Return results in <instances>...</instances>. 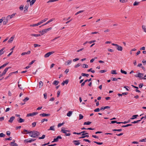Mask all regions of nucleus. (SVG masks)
<instances>
[{"label":"nucleus","instance_id":"nucleus-1","mask_svg":"<svg viewBox=\"0 0 146 146\" xmlns=\"http://www.w3.org/2000/svg\"><path fill=\"white\" fill-rule=\"evenodd\" d=\"M52 29V28L50 27L46 29H44L42 31H39V32L41 33V35H42Z\"/></svg>","mask_w":146,"mask_h":146},{"label":"nucleus","instance_id":"nucleus-2","mask_svg":"<svg viewBox=\"0 0 146 146\" xmlns=\"http://www.w3.org/2000/svg\"><path fill=\"white\" fill-rule=\"evenodd\" d=\"M111 44L113 46H115V47L117 50L119 51H121L123 50V48L121 46L118 45L117 44L112 43Z\"/></svg>","mask_w":146,"mask_h":146},{"label":"nucleus","instance_id":"nucleus-3","mask_svg":"<svg viewBox=\"0 0 146 146\" xmlns=\"http://www.w3.org/2000/svg\"><path fill=\"white\" fill-rule=\"evenodd\" d=\"M54 52L53 51L50 52L46 53L44 55V56L45 58H47L49 56L52 54Z\"/></svg>","mask_w":146,"mask_h":146},{"label":"nucleus","instance_id":"nucleus-4","mask_svg":"<svg viewBox=\"0 0 146 146\" xmlns=\"http://www.w3.org/2000/svg\"><path fill=\"white\" fill-rule=\"evenodd\" d=\"M38 113L37 112H34L32 113H28L27 115V117L33 116L37 115Z\"/></svg>","mask_w":146,"mask_h":146},{"label":"nucleus","instance_id":"nucleus-5","mask_svg":"<svg viewBox=\"0 0 146 146\" xmlns=\"http://www.w3.org/2000/svg\"><path fill=\"white\" fill-rule=\"evenodd\" d=\"M15 140H13L12 142L10 143V145L12 146H18L17 144L15 143Z\"/></svg>","mask_w":146,"mask_h":146},{"label":"nucleus","instance_id":"nucleus-6","mask_svg":"<svg viewBox=\"0 0 146 146\" xmlns=\"http://www.w3.org/2000/svg\"><path fill=\"white\" fill-rule=\"evenodd\" d=\"M9 18V15L7 16L6 19H3V23L4 25H6L7 24V23L8 22V21Z\"/></svg>","mask_w":146,"mask_h":146},{"label":"nucleus","instance_id":"nucleus-7","mask_svg":"<svg viewBox=\"0 0 146 146\" xmlns=\"http://www.w3.org/2000/svg\"><path fill=\"white\" fill-rule=\"evenodd\" d=\"M17 120L19 123H22L24 122L25 121V120L21 117H19L17 119Z\"/></svg>","mask_w":146,"mask_h":146},{"label":"nucleus","instance_id":"nucleus-8","mask_svg":"<svg viewBox=\"0 0 146 146\" xmlns=\"http://www.w3.org/2000/svg\"><path fill=\"white\" fill-rule=\"evenodd\" d=\"M50 115V113L46 114L45 113H41L39 115L40 116L44 117L46 116H49Z\"/></svg>","mask_w":146,"mask_h":146},{"label":"nucleus","instance_id":"nucleus-9","mask_svg":"<svg viewBox=\"0 0 146 146\" xmlns=\"http://www.w3.org/2000/svg\"><path fill=\"white\" fill-rule=\"evenodd\" d=\"M79 140H74L73 142L74 143V144L76 145H78L80 144Z\"/></svg>","mask_w":146,"mask_h":146},{"label":"nucleus","instance_id":"nucleus-10","mask_svg":"<svg viewBox=\"0 0 146 146\" xmlns=\"http://www.w3.org/2000/svg\"><path fill=\"white\" fill-rule=\"evenodd\" d=\"M69 81V80L68 79H67L65 81H63L62 83H61V85L62 86H64L65 84H67L68 83Z\"/></svg>","mask_w":146,"mask_h":146},{"label":"nucleus","instance_id":"nucleus-11","mask_svg":"<svg viewBox=\"0 0 146 146\" xmlns=\"http://www.w3.org/2000/svg\"><path fill=\"white\" fill-rule=\"evenodd\" d=\"M72 62L71 60H68L65 62L64 64L66 65H68L72 63Z\"/></svg>","mask_w":146,"mask_h":146},{"label":"nucleus","instance_id":"nucleus-12","mask_svg":"<svg viewBox=\"0 0 146 146\" xmlns=\"http://www.w3.org/2000/svg\"><path fill=\"white\" fill-rule=\"evenodd\" d=\"M31 53V51L30 50L28 51L27 52H22L21 54V55L22 56H23L26 54H30Z\"/></svg>","mask_w":146,"mask_h":146},{"label":"nucleus","instance_id":"nucleus-13","mask_svg":"<svg viewBox=\"0 0 146 146\" xmlns=\"http://www.w3.org/2000/svg\"><path fill=\"white\" fill-rule=\"evenodd\" d=\"M33 131H30L28 132L29 134V135L30 136L33 138H35V136L33 134Z\"/></svg>","mask_w":146,"mask_h":146},{"label":"nucleus","instance_id":"nucleus-14","mask_svg":"<svg viewBox=\"0 0 146 146\" xmlns=\"http://www.w3.org/2000/svg\"><path fill=\"white\" fill-rule=\"evenodd\" d=\"M31 36H35V37H37L40 36H41V34H30Z\"/></svg>","mask_w":146,"mask_h":146},{"label":"nucleus","instance_id":"nucleus-15","mask_svg":"<svg viewBox=\"0 0 146 146\" xmlns=\"http://www.w3.org/2000/svg\"><path fill=\"white\" fill-rule=\"evenodd\" d=\"M9 68V67H7L3 71V72L2 74L3 75H4L6 73V72L7 71L8 69Z\"/></svg>","mask_w":146,"mask_h":146},{"label":"nucleus","instance_id":"nucleus-16","mask_svg":"<svg viewBox=\"0 0 146 146\" xmlns=\"http://www.w3.org/2000/svg\"><path fill=\"white\" fill-rule=\"evenodd\" d=\"M59 83V82L57 80H55L52 83V84L55 86L57 85Z\"/></svg>","mask_w":146,"mask_h":146},{"label":"nucleus","instance_id":"nucleus-17","mask_svg":"<svg viewBox=\"0 0 146 146\" xmlns=\"http://www.w3.org/2000/svg\"><path fill=\"white\" fill-rule=\"evenodd\" d=\"M73 112V111H69L67 113V115L68 117H70Z\"/></svg>","mask_w":146,"mask_h":146},{"label":"nucleus","instance_id":"nucleus-18","mask_svg":"<svg viewBox=\"0 0 146 146\" xmlns=\"http://www.w3.org/2000/svg\"><path fill=\"white\" fill-rule=\"evenodd\" d=\"M29 132V131H28V130H27L26 129H24L23 130V131H21V132L23 134H25V133L26 132L27 133L26 134H27L28 133V132Z\"/></svg>","mask_w":146,"mask_h":146},{"label":"nucleus","instance_id":"nucleus-19","mask_svg":"<svg viewBox=\"0 0 146 146\" xmlns=\"http://www.w3.org/2000/svg\"><path fill=\"white\" fill-rule=\"evenodd\" d=\"M92 123L91 122H90L89 121H88L86 122H84V125H90Z\"/></svg>","mask_w":146,"mask_h":146},{"label":"nucleus","instance_id":"nucleus-20","mask_svg":"<svg viewBox=\"0 0 146 146\" xmlns=\"http://www.w3.org/2000/svg\"><path fill=\"white\" fill-rule=\"evenodd\" d=\"M64 127H62V128L61 130V132L64 133H65V134H66L67 133L66 131V130H65L64 129Z\"/></svg>","mask_w":146,"mask_h":146},{"label":"nucleus","instance_id":"nucleus-21","mask_svg":"<svg viewBox=\"0 0 146 146\" xmlns=\"http://www.w3.org/2000/svg\"><path fill=\"white\" fill-rule=\"evenodd\" d=\"M24 141L26 143H31V140L30 139H26L24 140Z\"/></svg>","mask_w":146,"mask_h":146},{"label":"nucleus","instance_id":"nucleus-22","mask_svg":"<svg viewBox=\"0 0 146 146\" xmlns=\"http://www.w3.org/2000/svg\"><path fill=\"white\" fill-rule=\"evenodd\" d=\"M15 37V36L14 35H13L10 38V43H11L12 42Z\"/></svg>","mask_w":146,"mask_h":146},{"label":"nucleus","instance_id":"nucleus-23","mask_svg":"<svg viewBox=\"0 0 146 146\" xmlns=\"http://www.w3.org/2000/svg\"><path fill=\"white\" fill-rule=\"evenodd\" d=\"M82 136L80 137L79 138V139H83L86 137H89V135H82Z\"/></svg>","mask_w":146,"mask_h":146},{"label":"nucleus","instance_id":"nucleus-24","mask_svg":"<svg viewBox=\"0 0 146 146\" xmlns=\"http://www.w3.org/2000/svg\"><path fill=\"white\" fill-rule=\"evenodd\" d=\"M43 84L42 82L41 81H40L39 82V84H38V85L39 86V88H41L42 87V86H43Z\"/></svg>","mask_w":146,"mask_h":146},{"label":"nucleus","instance_id":"nucleus-25","mask_svg":"<svg viewBox=\"0 0 146 146\" xmlns=\"http://www.w3.org/2000/svg\"><path fill=\"white\" fill-rule=\"evenodd\" d=\"M36 0H32L30 2V6H31L32 5H33L35 3Z\"/></svg>","mask_w":146,"mask_h":146},{"label":"nucleus","instance_id":"nucleus-26","mask_svg":"<svg viewBox=\"0 0 146 146\" xmlns=\"http://www.w3.org/2000/svg\"><path fill=\"white\" fill-rule=\"evenodd\" d=\"M111 73L113 74H117L116 72V70H112L111 72Z\"/></svg>","mask_w":146,"mask_h":146},{"label":"nucleus","instance_id":"nucleus-27","mask_svg":"<svg viewBox=\"0 0 146 146\" xmlns=\"http://www.w3.org/2000/svg\"><path fill=\"white\" fill-rule=\"evenodd\" d=\"M81 75L82 76H83L84 77L86 76V77H88L89 76V75L88 74H85V73H82L81 74Z\"/></svg>","mask_w":146,"mask_h":146},{"label":"nucleus","instance_id":"nucleus-28","mask_svg":"<svg viewBox=\"0 0 146 146\" xmlns=\"http://www.w3.org/2000/svg\"><path fill=\"white\" fill-rule=\"evenodd\" d=\"M54 18H52V19H50L49 21H48L47 22H46V23H45V24L46 25L47 24H48L50 22L52 21H54Z\"/></svg>","mask_w":146,"mask_h":146},{"label":"nucleus","instance_id":"nucleus-29","mask_svg":"<svg viewBox=\"0 0 146 146\" xmlns=\"http://www.w3.org/2000/svg\"><path fill=\"white\" fill-rule=\"evenodd\" d=\"M82 67L83 68H87L88 67V65L85 64H83L82 66Z\"/></svg>","mask_w":146,"mask_h":146},{"label":"nucleus","instance_id":"nucleus-30","mask_svg":"<svg viewBox=\"0 0 146 146\" xmlns=\"http://www.w3.org/2000/svg\"><path fill=\"white\" fill-rule=\"evenodd\" d=\"M14 116H12L10 118V122L12 123L13 120L15 119Z\"/></svg>","mask_w":146,"mask_h":146},{"label":"nucleus","instance_id":"nucleus-31","mask_svg":"<svg viewBox=\"0 0 146 146\" xmlns=\"http://www.w3.org/2000/svg\"><path fill=\"white\" fill-rule=\"evenodd\" d=\"M140 73H139L137 75L136 74L134 75V76L136 77L141 78L142 76L140 75Z\"/></svg>","mask_w":146,"mask_h":146},{"label":"nucleus","instance_id":"nucleus-32","mask_svg":"<svg viewBox=\"0 0 146 146\" xmlns=\"http://www.w3.org/2000/svg\"><path fill=\"white\" fill-rule=\"evenodd\" d=\"M54 126H51L50 127V129H48V130H50L52 131H54Z\"/></svg>","mask_w":146,"mask_h":146},{"label":"nucleus","instance_id":"nucleus-33","mask_svg":"<svg viewBox=\"0 0 146 146\" xmlns=\"http://www.w3.org/2000/svg\"><path fill=\"white\" fill-rule=\"evenodd\" d=\"M142 29L146 33V27L145 26L143 25L142 26Z\"/></svg>","mask_w":146,"mask_h":146},{"label":"nucleus","instance_id":"nucleus-34","mask_svg":"<svg viewBox=\"0 0 146 146\" xmlns=\"http://www.w3.org/2000/svg\"><path fill=\"white\" fill-rule=\"evenodd\" d=\"M45 137V135H43L41 137H39L38 138L39 139H43Z\"/></svg>","mask_w":146,"mask_h":146},{"label":"nucleus","instance_id":"nucleus-35","mask_svg":"<svg viewBox=\"0 0 146 146\" xmlns=\"http://www.w3.org/2000/svg\"><path fill=\"white\" fill-rule=\"evenodd\" d=\"M93 142L99 145H101L103 144V142H99L96 141H94Z\"/></svg>","mask_w":146,"mask_h":146},{"label":"nucleus","instance_id":"nucleus-36","mask_svg":"<svg viewBox=\"0 0 146 146\" xmlns=\"http://www.w3.org/2000/svg\"><path fill=\"white\" fill-rule=\"evenodd\" d=\"M39 25H40V24H39V23H37L36 24L31 25L30 26H32V27H36V26H38Z\"/></svg>","mask_w":146,"mask_h":146},{"label":"nucleus","instance_id":"nucleus-37","mask_svg":"<svg viewBox=\"0 0 146 146\" xmlns=\"http://www.w3.org/2000/svg\"><path fill=\"white\" fill-rule=\"evenodd\" d=\"M16 14V13H14L12 15H10V18L11 19L13 17H14Z\"/></svg>","mask_w":146,"mask_h":146},{"label":"nucleus","instance_id":"nucleus-38","mask_svg":"<svg viewBox=\"0 0 146 146\" xmlns=\"http://www.w3.org/2000/svg\"><path fill=\"white\" fill-rule=\"evenodd\" d=\"M33 134L35 136V138L37 137V136L36 135H37L36 133L35 132L36 131H33Z\"/></svg>","mask_w":146,"mask_h":146},{"label":"nucleus","instance_id":"nucleus-39","mask_svg":"<svg viewBox=\"0 0 146 146\" xmlns=\"http://www.w3.org/2000/svg\"><path fill=\"white\" fill-rule=\"evenodd\" d=\"M59 0H50L48 1L47 2V3H49L50 2H54L56 1H58Z\"/></svg>","mask_w":146,"mask_h":146},{"label":"nucleus","instance_id":"nucleus-40","mask_svg":"<svg viewBox=\"0 0 146 146\" xmlns=\"http://www.w3.org/2000/svg\"><path fill=\"white\" fill-rule=\"evenodd\" d=\"M86 131H84L80 132L81 135H85V133H86Z\"/></svg>","mask_w":146,"mask_h":146},{"label":"nucleus","instance_id":"nucleus-41","mask_svg":"<svg viewBox=\"0 0 146 146\" xmlns=\"http://www.w3.org/2000/svg\"><path fill=\"white\" fill-rule=\"evenodd\" d=\"M112 131H122V129H112Z\"/></svg>","mask_w":146,"mask_h":146},{"label":"nucleus","instance_id":"nucleus-42","mask_svg":"<svg viewBox=\"0 0 146 146\" xmlns=\"http://www.w3.org/2000/svg\"><path fill=\"white\" fill-rule=\"evenodd\" d=\"M121 72L122 74H127V72L126 71L123 70L122 69H121Z\"/></svg>","mask_w":146,"mask_h":146},{"label":"nucleus","instance_id":"nucleus-43","mask_svg":"<svg viewBox=\"0 0 146 146\" xmlns=\"http://www.w3.org/2000/svg\"><path fill=\"white\" fill-rule=\"evenodd\" d=\"M140 3V2H137L136 1H135L133 4V6H137Z\"/></svg>","mask_w":146,"mask_h":146},{"label":"nucleus","instance_id":"nucleus-44","mask_svg":"<svg viewBox=\"0 0 146 146\" xmlns=\"http://www.w3.org/2000/svg\"><path fill=\"white\" fill-rule=\"evenodd\" d=\"M84 10H81L80 11L78 12H77L75 14V15H77L78 14H79L80 13L83 12L84 11Z\"/></svg>","mask_w":146,"mask_h":146},{"label":"nucleus","instance_id":"nucleus-45","mask_svg":"<svg viewBox=\"0 0 146 146\" xmlns=\"http://www.w3.org/2000/svg\"><path fill=\"white\" fill-rule=\"evenodd\" d=\"M79 119L80 120H81L83 118V116L81 114H80L79 115Z\"/></svg>","mask_w":146,"mask_h":146},{"label":"nucleus","instance_id":"nucleus-46","mask_svg":"<svg viewBox=\"0 0 146 146\" xmlns=\"http://www.w3.org/2000/svg\"><path fill=\"white\" fill-rule=\"evenodd\" d=\"M81 64L80 63H78L77 64L75 65L74 66L75 68H76L79 66H80L81 65Z\"/></svg>","mask_w":146,"mask_h":146},{"label":"nucleus","instance_id":"nucleus-47","mask_svg":"<svg viewBox=\"0 0 146 146\" xmlns=\"http://www.w3.org/2000/svg\"><path fill=\"white\" fill-rule=\"evenodd\" d=\"M64 123V122H63L62 123H59V124H58L57 125L58 127H61V126Z\"/></svg>","mask_w":146,"mask_h":146},{"label":"nucleus","instance_id":"nucleus-48","mask_svg":"<svg viewBox=\"0 0 146 146\" xmlns=\"http://www.w3.org/2000/svg\"><path fill=\"white\" fill-rule=\"evenodd\" d=\"M60 90H59L58 91L57 93V97H59V96L60 95Z\"/></svg>","mask_w":146,"mask_h":146},{"label":"nucleus","instance_id":"nucleus-49","mask_svg":"<svg viewBox=\"0 0 146 146\" xmlns=\"http://www.w3.org/2000/svg\"><path fill=\"white\" fill-rule=\"evenodd\" d=\"M18 86L19 89H20L21 90H22L23 89L21 86V85L19 84V82H18Z\"/></svg>","mask_w":146,"mask_h":146},{"label":"nucleus","instance_id":"nucleus-50","mask_svg":"<svg viewBox=\"0 0 146 146\" xmlns=\"http://www.w3.org/2000/svg\"><path fill=\"white\" fill-rule=\"evenodd\" d=\"M100 111V109L99 108H97L94 110V111L95 112H98Z\"/></svg>","mask_w":146,"mask_h":146},{"label":"nucleus","instance_id":"nucleus-51","mask_svg":"<svg viewBox=\"0 0 146 146\" xmlns=\"http://www.w3.org/2000/svg\"><path fill=\"white\" fill-rule=\"evenodd\" d=\"M48 121V119H42L41 121V123H43L44 121Z\"/></svg>","mask_w":146,"mask_h":146},{"label":"nucleus","instance_id":"nucleus-52","mask_svg":"<svg viewBox=\"0 0 146 146\" xmlns=\"http://www.w3.org/2000/svg\"><path fill=\"white\" fill-rule=\"evenodd\" d=\"M35 60H32L31 62H30L29 63V65H30H30H31L32 64H33L35 62Z\"/></svg>","mask_w":146,"mask_h":146},{"label":"nucleus","instance_id":"nucleus-53","mask_svg":"<svg viewBox=\"0 0 146 146\" xmlns=\"http://www.w3.org/2000/svg\"><path fill=\"white\" fill-rule=\"evenodd\" d=\"M139 121H140V120H137V121H134L133 122H131V123H133V124H135V123H138Z\"/></svg>","mask_w":146,"mask_h":146},{"label":"nucleus","instance_id":"nucleus-54","mask_svg":"<svg viewBox=\"0 0 146 146\" xmlns=\"http://www.w3.org/2000/svg\"><path fill=\"white\" fill-rule=\"evenodd\" d=\"M29 98L28 97H27L24 99L23 101L24 102H26L27 101L29 100Z\"/></svg>","mask_w":146,"mask_h":146},{"label":"nucleus","instance_id":"nucleus-55","mask_svg":"<svg viewBox=\"0 0 146 146\" xmlns=\"http://www.w3.org/2000/svg\"><path fill=\"white\" fill-rule=\"evenodd\" d=\"M5 135L3 133H1L0 134V137H5Z\"/></svg>","mask_w":146,"mask_h":146},{"label":"nucleus","instance_id":"nucleus-56","mask_svg":"<svg viewBox=\"0 0 146 146\" xmlns=\"http://www.w3.org/2000/svg\"><path fill=\"white\" fill-rule=\"evenodd\" d=\"M8 62L4 64L3 65L1 66L2 68L6 66L8 64Z\"/></svg>","mask_w":146,"mask_h":146},{"label":"nucleus","instance_id":"nucleus-57","mask_svg":"<svg viewBox=\"0 0 146 146\" xmlns=\"http://www.w3.org/2000/svg\"><path fill=\"white\" fill-rule=\"evenodd\" d=\"M83 140L84 141H86V142H88V143H90L91 142V141H90L89 139H84Z\"/></svg>","mask_w":146,"mask_h":146},{"label":"nucleus","instance_id":"nucleus-58","mask_svg":"<svg viewBox=\"0 0 146 146\" xmlns=\"http://www.w3.org/2000/svg\"><path fill=\"white\" fill-rule=\"evenodd\" d=\"M3 50L4 49L2 48L0 50V55H2L3 54L4 52H3Z\"/></svg>","mask_w":146,"mask_h":146},{"label":"nucleus","instance_id":"nucleus-59","mask_svg":"<svg viewBox=\"0 0 146 146\" xmlns=\"http://www.w3.org/2000/svg\"><path fill=\"white\" fill-rule=\"evenodd\" d=\"M44 98L46 99L47 98V94L46 93H45L43 94Z\"/></svg>","mask_w":146,"mask_h":146},{"label":"nucleus","instance_id":"nucleus-60","mask_svg":"<svg viewBox=\"0 0 146 146\" xmlns=\"http://www.w3.org/2000/svg\"><path fill=\"white\" fill-rule=\"evenodd\" d=\"M107 71V70H100L99 72H100V73H102L104 72H105Z\"/></svg>","mask_w":146,"mask_h":146},{"label":"nucleus","instance_id":"nucleus-61","mask_svg":"<svg viewBox=\"0 0 146 146\" xmlns=\"http://www.w3.org/2000/svg\"><path fill=\"white\" fill-rule=\"evenodd\" d=\"M111 79L112 81H117V79H116V78H115L112 77L111 78Z\"/></svg>","mask_w":146,"mask_h":146},{"label":"nucleus","instance_id":"nucleus-62","mask_svg":"<svg viewBox=\"0 0 146 146\" xmlns=\"http://www.w3.org/2000/svg\"><path fill=\"white\" fill-rule=\"evenodd\" d=\"M138 115H133L132 116V117H133L134 119H135L137 117H138Z\"/></svg>","mask_w":146,"mask_h":146},{"label":"nucleus","instance_id":"nucleus-63","mask_svg":"<svg viewBox=\"0 0 146 146\" xmlns=\"http://www.w3.org/2000/svg\"><path fill=\"white\" fill-rule=\"evenodd\" d=\"M34 47L36 48L38 46H40V45L37 44H34Z\"/></svg>","mask_w":146,"mask_h":146},{"label":"nucleus","instance_id":"nucleus-64","mask_svg":"<svg viewBox=\"0 0 146 146\" xmlns=\"http://www.w3.org/2000/svg\"><path fill=\"white\" fill-rule=\"evenodd\" d=\"M36 125V122H34L32 123V125L33 126V127H34Z\"/></svg>","mask_w":146,"mask_h":146}]
</instances>
